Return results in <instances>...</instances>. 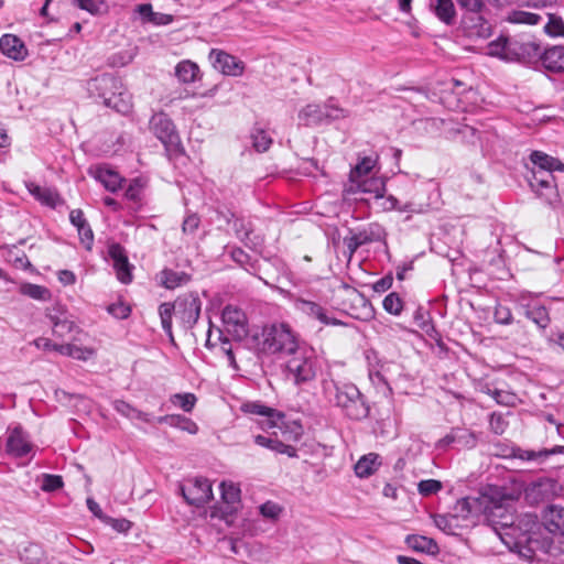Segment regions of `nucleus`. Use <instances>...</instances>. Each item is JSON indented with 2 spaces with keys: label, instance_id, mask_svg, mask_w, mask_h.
I'll list each match as a JSON object with an SVG mask.
<instances>
[{
  "label": "nucleus",
  "instance_id": "f257e3e1",
  "mask_svg": "<svg viewBox=\"0 0 564 564\" xmlns=\"http://www.w3.org/2000/svg\"><path fill=\"white\" fill-rule=\"evenodd\" d=\"M522 522L529 528L521 534L519 543H524L533 553H552L555 541L564 542V507L560 505L546 506L540 522L531 514H527Z\"/></svg>",
  "mask_w": 564,
  "mask_h": 564
},
{
  "label": "nucleus",
  "instance_id": "f03ea898",
  "mask_svg": "<svg viewBox=\"0 0 564 564\" xmlns=\"http://www.w3.org/2000/svg\"><path fill=\"white\" fill-rule=\"evenodd\" d=\"M508 499L497 486H488L478 496H469L457 500L456 510L463 514H484L495 528H507L513 524V516L508 508Z\"/></svg>",
  "mask_w": 564,
  "mask_h": 564
},
{
  "label": "nucleus",
  "instance_id": "7ed1b4c3",
  "mask_svg": "<svg viewBox=\"0 0 564 564\" xmlns=\"http://www.w3.org/2000/svg\"><path fill=\"white\" fill-rule=\"evenodd\" d=\"M322 392L329 404L352 421H362L370 414V405L358 387L351 382L335 381L325 378L321 382Z\"/></svg>",
  "mask_w": 564,
  "mask_h": 564
},
{
  "label": "nucleus",
  "instance_id": "20e7f679",
  "mask_svg": "<svg viewBox=\"0 0 564 564\" xmlns=\"http://www.w3.org/2000/svg\"><path fill=\"white\" fill-rule=\"evenodd\" d=\"M88 96L104 106L126 115L132 109V98L120 78L101 74L86 83Z\"/></svg>",
  "mask_w": 564,
  "mask_h": 564
},
{
  "label": "nucleus",
  "instance_id": "39448f33",
  "mask_svg": "<svg viewBox=\"0 0 564 564\" xmlns=\"http://www.w3.org/2000/svg\"><path fill=\"white\" fill-rule=\"evenodd\" d=\"M541 46L534 41L500 35L487 45V54L508 62L533 64L539 61Z\"/></svg>",
  "mask_w": 564,
  "mask_h": 564
},
{
  "label": "nucleus",
  "instance_id": "423d86ee",
  "mask_svg": "<svg viewBox=\"0 0 564 564\" xmlns=\"http://www.w3.org/2000/svg\"><path fill=\"white\" fill-rule=\"evenodd\" d=\"M258 348L261 352L289 355L300 347L296 334L286 323H272L261 329Z\"/></svg>",
  "mask_w": 564,
  "mask_h": 564
},
{
  "label": "nucleus",
  "instance_id": "0eeeda50",
  "mask_svg": "<svg viewBox=\"0 0 564 564\" xmlns=\"http://www.w3.org/2000/svg\"><path fill=\"white\" fill-rule=\"evenodd\" d=\"M288 356L284 375L289 381L296 387H303L315 380L318 367L312 350L300 346Z\"/></svg>",
  "mask_w": 564,
  "mask_h": 564
},
{
  "label": "nucleus",
  "instance_id": "6e6552de",
  "mask_svg": "<svg viewBox=\"0 0 564 564\" xmlns=\"http://www.w3.org/2000/svg\"><path fill=\"white\" fill-rule=\"evenodd\" d=\"M150 130L164 144L169 153L173 155L184 153V148L175 124L166 113H154L150 120Z\"/></svg>",
  "mask_w": 564,
  "mask_h": 564
},
{
  "label": "nucleus",
  "instance_id": "1a4fd4ad",
  "mask_svg": "<svg viewBox=\"0 0 564 564\" xmlns=\"http://www.w3.org/2000/svg\"><path fill=\"white\" fill-rule=\"evenodd\" d=\"M562 486L553 478H539L531 481L524 489V499L530 506L550 501L558 496Z\"/></svg>",
  "mask_w": 564,
  "mask_h": 564
},
{
  "label": "nucleus",
  "instance_id": "9d476101",
  "mask_svg": "<svg viewBox=\"0 0 564 564\" xmlns=\"http://www.w3.org/2000/svg\"><path fill=\"white\" fill-rule=\"evenodd\" d=\"M185 501L195 507H203L213 499L212 484L207 478L195 477L181 486Z\"/></svg>",
  "mask_w": 564,
  "mask_h": 564
},
{
  "label": "nucleus",
  "instance_id": "9b49d317",
  "mask_svg": "<svg viewBox=\"0 0 564 564\" xmlns=\"http://www.w3.org/2000/svg\"><path fill=\"white\" fill-rule=\"evenodd\" d=\"M345 117L344 110L337 107L310 104L299 112V120L306 127H313Z\"/></svg>",
  "mask_w": 564,
  "mask_h": 564
},
{
  "label": "nucleus",
  "instance_id": "f8f14e48",
  "mask_svg": "<svg viewBox=\"0 0 564 564\" xmlns=\"http://www.w3.org/2000/svg\"><path fill=\"white\" fill-rule=\"evenodd\" d=\"M221 318L227 333L230 334L235 340L241 341L248 336V318L242 310L227 305L223 311Z\"/></svg>",
  "mask_w": 564,
  "mask_h": 564
},
{
  "label": "nucleus",
  "instance_id": "ddd939ff",
  "mask_svg": "<svg viewBox=\"0 0 564 564\" xmlns=\"http://www.w3.org/2000/svg\"><path fill=\"white\" fill-rule=\"evenodd\" d=\"M209 61L216 70L226 76H241L245 72V63L223 50L212 48Z\"/></svg>",
  "mask_w": 564,
  "mask_h": 564
},
{
  "label": "nucleus",
  "instance_id": "4468645a",
  "mask_svg": "<svg viewBox=\"0 0 564 564\" xmlns=\"http://www.w3.org/2000/svg\"><path fill=\"white\" fill-rule=\"evenodd\" d=\"M200 300L195 295H187L176 300V315L185 328H192L200 315Z\"/></svg>",
  "mask_w": 564,
  "mask_h": 564
},
{
  "label": "nucleus",
  "instance_id": "2eb2a0df",
  "mask_svg": "<svg viewBox=\"0 0 564 564\" xmlns=\"http://www.w3.org/2000/svg\"><path fill=\"white\" fill-rule=\"evenodd\" d=\"M232 227L236 236L245 243L246 247L252 250H260L263 247L264 237L260 234L253 232V225L251 221L243 218H236Z\"/></svg>",
  "mask_w": 564,
  "mask_h": 564
},
{
  "label": "nucleus",
  "instance_id": "dca6fc26",
  "mask_svg": "<svg viewBox=\"0 0 564 564\" xmlns=\"http://www.w3.org/2000/svg\"><path fill=\"white\" fill-rule=\"evenodd\" d=\"M294 306L297 311L305 314L306 316L311 318H315L318 322H321L324 325H332V326H340L344 325V323L335 317H330L327 315V311L319 305L316 302L304 300V299H296L294 301Z\"/></svg>",
  "mask_w": 564,
  "mask_h": 564
},
{
  "label": "nucleus",
  "instance_id": "f3484780",
  "mask_svg": "<svg viewBox=\"0 0 564 564\" xmlns=\"http://www.w3.org/2000/svg\"><path fill=\"white\" fill-rule=\"evenodd\" d=\"M32 449V444L28 440L21 426H15L9 431L7 440V452L13 457H23Z\"/></svg>",
  "mask_w": 564,
  "mask_h": 564
},
{
  "label": "nucleus",
  "instance_id": "a211bd4d",
  "mask_svg": "<svg viewBox=\"0 0 564 564\" xmlns=\"http://www.w3.org/2000/svg\"><path fill=\"white\" fill-rule=\"evenodd\" d=\"M556 454H564V445H556L552 448H543L539 451L522 449L520 447L511 448L509 454L512 458H519L525 462H535L538 464L544 463L550 456Z\"/></svg>",
  "mask_w": 564,
  "mask_h": 564
},
{
  "label": "nucleus",
  "instance_id": "6ab92c4d",
  "mask_svg": "<svg viewBox=\"0 0 564 564\" xmlns=\"http://www.w3.org/2000/svg\"><path fill=\"white\" fill-rule=\"evenodd\" d=\"M88 173L110 192H116L123 181L117 171L106 164L91 166Z\"/></svg>",
  "mask_w": 564,
  "mask_h": 564
},
{
  "label": "nucleus",
  "instance_id": "aec40b11",
  "mask_svg": "<svg viewBox=\"0 0 564 564\" xmlns=\"http://www.w3.org/2000/svg\"><path fill=\"white\" fill-rule=\"evenodd\" d=\"M1 52L14 61H23L28 55L24 43L13 34H4L0 39Z\"/></svg>",
  "mask_w": 564,
  "mask_h": 564
},
{
  "label": "nucleus",
  "instance_id": "412c9836",
  "mask_svg": "<svg viewBox=\"0 0 564 564\" xmlns=\"http://www.w3.org/2000/svg\"><path fill=\"white\" fill-rule=\"evenodd\" d=\"M542 65L551 72L564 70V46L555 45L549 48H541L539 56Z\"/></svg>",
  "mask_w": 564,
  "mask_h": 564
},
{
  "label": "nucleus",
  "instance_id": "4be33fe9",
  "mask_svg": "<svg viewBox=\"0 0 564 564\" xmlns=\"http://www.w3.org/2000/svg\"><path fill=\"white\" fill-rule=\"evenodd\" d=\"M347 191L351 193H369L373 194L376 198H382L386 192V183L380 177H365L350 184Z\"/></svg>",
  "mask_w": 564,
  "mask_h": 564
},
{
  "label": "nucleus",
  "instance_id": "5701e85b",
  "mask_svg": "<svg viewBox=\"0 0 564 564\" xmlns=\"http://www.w3.org/2000/svg\"><path fill=\"white\" fill-rule=\"evenodd\" d=\"M431 12L444 24L453 25L456 21V10L452 0H430Z\"/></svg>",
  "mask_w": 564,
  "mask_h": 564
},
{
  "label": "nucleus",
  "instance_id": "b1692460",
  "mask_svg": "<svg viewBox=\"0 0 564 564\" xmlns=\"http://www.w3.org/2000/svg\"><path fill=\"white\" fill-rule=\"evenodd\" d=\"M242 409L245 412L264 416L265 419L261 423L262 427H268V429L274 427V426H276L275 419L283 417V414H281L276 410L269 408L267 405H263L261 403H258V402L246 403Z\"/></svg>",
  "mask_w": 564,
  "mask_h": 564
},
{
  "label": "nucleus",
  "instance_id": "393cba45",
  "mask_svg": "<svg viewBox=\"0 0 564 564\" xmlns=\"http://www.w3.org/2000/svg\"><path fill=\"white\" fill-rule=\"evenodd\" d=\"M530 160L535 165V167L540 170H546L550 172L564 171L563 162L541 151H533L530 154Z\"/></svg>",
  "mask_w": 564,
  "mask_h": 564
},
{
  "label": "nucleus",
  "instance_id": "a878e982",
  "mask_svg": "<svg viewBox=\"0 0 564 564\" xmlns=\"http://www.w3.org/2000/svg\"><path fill=\"white\" fill-rule=\"evenodd\" d=\"M381 465L380 456L376 453L364 455L355 465V474L359 478L371 476Z\"/></svg>",
  "mask_w": 564,
  "mask_h": 564
},
{
  "label": "nucleus",
  "instance_id": "bb28decb",
  "mask_svg": "<svg viewBox=\"0 0 564 564\" xmlns=\"http://www.w3.org/2000/svg\"><path fill=\"white\" fill-rule=\"evenodd\" d=\"M531 187L535 191V193L545 199V202L550 205H553L557 202V189L555 180H542L540 181H530Z\"/></svg>",
  "mask_w": 564,
  "mask_h": 564
},
{
  "label": "nucleus",
  "instance_id": "cd10ccee",
  "mask_svg": "<svg viewBox=\"0 0 564 564\" xmlns=\"http://www.w3.org/2000/svg\"><path fill=\"white\" fill-rule=\"evenodd\" d=\"M199 67L196 63L184 59L175 66V76L183 84H191L199 78Z\"/></svg>",
  "mask_w": 564,
  "mask_h": 564
},
{
  "label": "nucleus",
  "instance_id": "c85d7f7f",
  "mask_svg": "<svg viewBox=\"0 0 564 564\" xmlns=\"http://www.w3.org/2000/svg\"><path fill=\"white\" fill-rule=\"evenodd\" d=\"M405 542L410 549L416 552L434 555L440 551L437 543L433 539L423 535H408Z\"/></svg>",
  "mask_w": 564,
  "mask_h": 564
},
{
  "label": "nucleus",
  "instance_id": "c756f323",
  "mask_svg": "<svg viewBox=\"0 0 564 564\" xmlns=\"http://www.w3.org/2000/svg\"><path fill=\"white\" fill-rule=\"evenodd\" d=\"M26 187L37 200L50 207H55L59 200L57 192L50 187H42L35 183H29Z\"/></svg>",
  "mask_w": 564,
  "mask_h": 564
},
{
  "label": "nucleus",
  "instance_id": "7c9ffc66",
  "mask_svg": "<svg viewBox=\"0 0 564 564\" xmlns=\"http://www.w3.org/2000/svg\"><path fill=\"white\" fill-rule=\"evenodd\" d=\"M469 514H463L460 511L456 510V505L454 506V513L451 514H436L434 517L435 525L444 531L447 534H455V530L458 528V519L467 518Z\"/></svg>",
  "mask_w": 564,
  "mask_h": 564
},
{
  "label": "nucleus",
  "instance_id": "2f4dec72",
  "mask_svg": "<svg viewBox=\"0 0 564 564\" xmlns=\"http://www.w3.org/2000/svg\"><path fill=\"white\" fill-rule=\"evenodd\" d=\"M158 422L165 423L182 431H186L189 434H196L198 431V426L194 421L180 414L160 416Z\"/></svg>",
  "mask_w": 564,
  "mask_h": 564
},
{
  "label": "nucleus",
  "instance_id": "473e14b6",
  "mask_svg": "<svg viewBox=\"0 0 564 564\" xmlns=\"http://www.w3.org/2000/svg\"><path fill=\"white\" fill-rule=\"evenodd\" d=\"M544 20V13L524 10H512L508 13L507 21L514 24L536 25Z\"/></svg>",
  "mask_w": 564,
  "mask_h": 564
},
{
  "label": "nucleus",
  "instance_id": "72a5a7b5",
  "mask_svg": "<svg viewBox=\"0 0 564 564\" xmlns=\"http://www.w3.org/2000/svg\"><path fill=\"white\" fill-rule=\"evenodd\" d=\"M525 316L536 324L540 328H546L550 324L549 312L545 306L540 304H529L524 311Z\"/></svg>",
  "mask_w": 564,
  "mask_h": 564
},
{
  "label": "nucleus",
  "instance_id": "f704fd0d",
  "mask_svg": "<svg viewBox=\"0 0 564 564\" xmlns=\"http://www.w3.org/2000/svg\"><path fill=\"white\" fill-rule=\"evenodd\" d=\"M176 313V302L174 304L170 302L162 303L159 307V315L161 318V325L165 334L169 336L171 343L174 344V336L172 333V315Z\"/></svg>",
  "mask_w": 564,
  "mask_h": 564
},
{
  "label": "nucleus",
  "instance_id": "c9c22d12",
  "mask_svg": "<svg viewBox=\"0 0 564 564\" xmlns=\"http://www.w3.org/2000/svg\"><path fill=\"white\" fill-rule=\"evenodd\" d=\"M376 160L370 156L362 158L350 171L349 183L365 178L375 167Z\"/></svg>",
  "mask_w": 564,
  "mask_h": 564
},
{
  "label": "nucleus",
  "instance_id": "e433bc0d",
  "mask_svg": "<svg viewBox=\"0 0 564 564\" xmlns=\"http://www.w3.org/2000/svg\"><path fill=\"white\" fill-rule=\"evenodd\" d=\"M115 410L120 413L121 415L131 419V420H140L142 422H150V415L148 413H144L135 408H133L131 404L127 403L122 400H116L113 402Z\"/></svg>",
  "mask_w": 564,
  "mask_h": 564
},
{
  "label": "nucleus",
  "instance_id": "4c0bfd02",
  "mask_svg": "<svg viewBox=\"0 0 564 564\" xmlns=\"http://www.w3.org/2000/svg\"><path fill=\"white\" fill-rule=\"evenodd\" d=\"M544 13V19L546 18L547 21L544 24L543 29L544 32L553 37L562 36L564 37V21L561 17L556 14H552L549 12H545L543 9L541 10Z\"/></svg>",
  "mask_w": 564,
  "mask_h": 564
},
{
  "label": "nucleus",
  "instance_id": "58836bf2",
  "mask_svg": "<svg viewBox=\"0 0 564 564\" xmlns=\"http://www.w3.org/2000/svg\"><path fill=\"white\" fill-rule=\"evenodd\" d=\"M355 235L361 246H364L373 241H380L384 237V231L379 225L371 224Z\"/></svg>",
  "mask_w": 564,
  "mask_h": 564
},
{
  "label": "nucleus",
  "instance_id": "ea45409f",
  "mask_svg": "<svg viewBox=\"0 0 564 564\" xmlns=\"http://www.w3.org/2000/svg\"><path fill=\"white\" fill-rule=\"evenodd\" d=\"M20 293L33 300L43 302L48 301L51 299L50 290L39 284L23 283L20 286Z\"/></svg>",
  "mask_w": 564,
  "mask_h": 564
},
{
  "label": "nucleus",
  "instance_id": "a19ab883",
  "mask_svg": "<svg viewBox=\"0 0 564 564\" xmlns=\"http://www.w3.org/2000/svg\"><path fill=\"white\" fill-rule=\"evenodd\" d=\"M76 9L88 12L91 15H99L105 11V0H68Z\"/></svg>",
  "mask_w": 564,
  "mask_h": 564
},
{
  "label": "nucleus",
  "instance_id": "79ce46f5",
  "mask_svg": "<svg viewBox=\"0 0 564 564\" xmlns=\"http://www.w3.org/2000/svg\"><path fill=\"white\" fill-rule=\"evenodd\" d=\"M189 280V275L185 272H176L173 270H163L162 271V284L166 289H175Z\"/></svg>",
  "mask_w": 564,
  "mask_h": 564
},
{
  "label": "nucleus",
  "instance_id": "37998d69",
  "mask_svg": "<svg viewBox=\"0 0 564 564\" xmlns=\"http://www.w3.org/2000/svg\"><path fill=\"white\" fill-rule=\"evenodd\" d=\"M48 317L53 324V334L57 337L63 338L76 328L75 323L67 319L66 317H58L53 315H50Z\"/></svg>",
  "mask_w": 564,
  "mask_h": 564
},
{
  "label": "nucleus",
  "instance_id": "c03bdc74",
  "mask_svg": "<svg viewBox=\"0 0 564 564\" xmlns=\"http://www.w3.org/2000/svg\"><path fill=\"white\" fill-rule=\"evenodd\" d=\"M221 499L227 505H236L240 501V488L232 482L223 481L220 484Z\"/></svg>",
  "mask_w": 564,
  "mask_h": 564
},
{
  "label": "nucleus",
  "instance_id": "a18cd8bd",
  "mask_svg": "<svg viewBox=\"0 0 564 564\" xmlns=\"http://www.w3.org/2000/svg\"><path fill=\"white\" fill-rule=\"evenodd\" d=\"M252 144L256 151L265 152L272 144L271 137L262 129H254L251 134Z\"/></svg>",
  "mask_w": 564,
  "mask_h": 564
},
{
  "label": "nucleus",
  "instance_id": "49530a36",
  "mask_svg": "<svg viewBox=\"0 0 564 564\" xmlns=\"http://www.w3.org/2000/svg\"><path fill=\"white\" fill-rule=\"evenodd\" d=\"M456 444L464 448H474L477 445V435L469 430L456 427Z\"/></svg>",
  "mask_w": 564,
  "mask_h": 564
},
{
  "label": "nucleus",
  "instance_id": "de8ad7c7",
  "mask_svg": "<svg viewBox=\"0 0 564 564\" xmlns=\"http://www.w3.org/2000/svg\"><path fill=\"white\" fill-rule=\"evenodd\" d=\"M219 349L227 357L229 367H231L234 370H239L235 356V352L238 349V347L234 348L231 341L227 337H223L221 335L219 336Z\"/></svg>",
  "mask_w": 564,
  "mask_h": 564
},
{
  "label": "nucleus",
  "instance_id": "09e8293b",
  "mask_svg": "<svg viewBox=\"0 0 564 564\" xmlns=\"http://www.w3.org/2000/svg\"><path fill=\"white\" fill-rule=\"evenodd\" d=\"M382 305L383 308L392 315H399L403 308V302L399 294L395 292L388 294L384 297Z\"/></svg>",
  "mask_w": 564,
  "mask_h": 564
},
{
  "label": "nucleus",
  "instance_id": "8fccbe9b",
  "mask_svg": "<svg viewBox=\"0 0 564 564\" xmlns=\"http://www.w3.org/2000/svg\"><path fill=\"white\" fill-rule=\"evenodd\" d=\"M367 359H368V364H369L368 376H369V379L372 382V384H375L377 387L387 386V379L381 371L382 366H379L378 362L376 365H373L371 361L370 354L367 355Z\"/></svg>",
  "mask_w": 564,
  "mask_h": 564
},
{
  "label": "nucleus",
  "instance_id": "3c124183",
  "mask_svg": "<svg viewBox=\"0 0 564 564\" xmlns=\"http://www.w3.org/2000/svg\"><path fill=\"white\" fill-rule=\"evenodd\" d=\"M172 402L181 406L185 412H191L196 403V397L193 393H176L172 397Z\"/></svg>",
  "mask_w": 564,
  "mask_h": 564
},
{
  "label": "nucleus",
  "instance_id": "603ef678",
  "mask_svg": "<svg viewBox=\"0 0 564 564\" xmlns=\"http://www.w3.org/2000/svg\"><path fill=\"white\" fill-rule=\"evenodd\" d=\"M489 426L492 433L496 435H501L508 427V422L506 421L502 413L494 412L489 417Z\"/></svg>",
  "mask_w": 564,
  "mask_h": 564
},
{
  "label": "nucleus",
  "instance_id": "864d4df0",
  "mask_svg": "<svg viewBox=\"0 0 564 564\" xmlns=\"http://www.w3.org/2000/svg\"><path fill=\"white\" fill-rule=\"evenodd\" d=\"M64 485L62 476L44 474L41 489L46 492L55 491L62 488Z\"/></svg>",
  "mask_w": 564,
  "mask_h": 564
},
{
  "label": "nucleus",
  "instance_id": "5fc2aeb1",
  "mask_svg": "<svg viewBox=\"0 0 564 564\" xmlns=\"http://www.w3.org/2000/svg\"><path fill=\"white\" fill-rule=\"evenodd\" d=\"M442 489V482L435 479L421 480L417 490L422 496H431Z\"/></svg>",
  "mask_w": 564,
  "mask_h": 564
},
{
  "label": "nucleus",
  "instance_id": "6e6d98bb",
  "mask_svg": "<svg viewBox=\"0 0 564 564\" xmlns=\"http://www.w3.org/2000/svg\"><path fill=\"white\" fill-rule=\"evenodd\" d=\"M118 280L123 284H129L132 281V265L128 259L123 260L122 264L113 265Z\"/></svg>",
  "mask_w": 564,
  "mask_h": 564
},
{
  "label": "nucleus",
  "instance_id": "4d7b16f0",
  "mask_svg": "<svg viewBox=\"0 0 564 564\" xmlns=\"http://www.w3.org/2000/svg\"><path fill=\"white\" fill-rule=\"evenodd\" d=\"M107 311L110 315L118 319H126L131 314V308L129 305L124 304L123 302H118L110 304L107 307Z\"/></svg>",
  "mask_w": 564,
  "mask_h": 564
},
{
  "label": "nucleus",
  "instance_id": "13d9d810",
  "mask_svg": "<svg viewBox=\"0 0 564 564\" xmlns=\"http://www.w3.org/2000/svg\"><path fill=\"white\" fill-rule=\"evenodd\" d=\"M231 258L236 263L246 268V270H249L247 265L254 269V262H251L250 256L241 248H234L231 251Z\"/></svg>",
  "mask_w": 564,
  "mask_h": 564
},
{
  "label": "nucleus",
  "instance_id": "bf43d9fd",
  "mask_svg": "<svg viewBox=\"0 0 564 564\" xmlns=\"http://www.w3.org/2000/svg\"><path fill=\"white\" fill-rule=\"evenodd\" d=\"M104 522L109 524L113 530H116L119 533H127L132 525V523L127 519H115L111 517H105Z\"/></svg>",
  "mask_w": 564,
  "mask_h": 564
},
{
  "label": "nucleus",
  "instance_id": "052dcab7",
  "mask_svg": "<svg viewBox=\"0 0 564 564\" xmlns=\"http://www.w3.org/2000/svg\"><path fill=\"white\" fill-rule=\"evenodd\" d=\"M77 231L82 243L85 245L87 250H90L94 242V232L90 225L86 223L85 225H82V227H78Z\"/></svg>",
  "mask_w": 564,
  "mask_h": 564
},
{
  "label": "nucleus",
  "instance_id": "680f3d73",
  "mask_svg": "<svg viewBox=\"0 0 564 564\" xmlns=\"http://www.w3.org/2000/svg\"><path fill=\"white\" fill-rule=\"evenodd\" d=\"M281 510V507L272 501H267L260 506V513L268 519H276Z\"/></svg>",
  "mask_w": 564,
  "mask_h": 564
},
{
  "label": "nucleus",
  "instance_id": "e2e57ef3",
  "mask_svg": "<svg viewBox=\"0 0 564 564\" xmlns=\"http://www.w3.org/2000/svg\"><path fill=\"white\" fill-rule=\"evenodd\" d=\"M108 253L113 261V265L122 264L123 260L128 259L123 247L119 243H112L109 247Z\"/></svg>",
  "mask_w": 564,
  "mask_h": 564
},
{
  "label": "nucleus",
  "instance_id": "0e129e2a",
  "mask_svg": "<svg viewBox=\"0 0 564 564\" xmlns=\"http://www.w3.org/2000/svg\"><path fill=\"white\" fill-rule=\"evenodd\" d=\"M108 253L113 261V265L122 264L123 260L128 259L123 247L119 243H112L109 247Z\"/></svg>",
  "mask_w": 564,
  "mask_h": 564
},
{
  "label": "nucleus",
  "instance_id": "69168bd1",
  "mask_svg": "<svg viewBox=\"0 0 564 564\" xmlns=\"http://www.w3.org/2000/svg\"><path fill=\"white\" fill-rule=\"evenodd\" d=\"M271 451L275 452L278 454H285L289 457H296L297 456L295 447H293L291 445H288V444H284L283 442H281L276 437L274 438V442H273Z\"/></svg>",
  "mask_w": 564,
  "mask_h": 564
},
{
  "label": "nucleus",
  "instance_id": "338daca9",
  "mask_svg": "<svg viewBox=\"0 0 564 564\" xmlns=\"http://www.w3.org/2000/svg\"><path fill=\"white\" fill-rule=\"evenodd\" d=\"M200 219L196 214L188 215L182 225V230L184 234H194L198 226H199Z\"/></svg>",
  "mask_w": 564,
  "mask_h": 564
},
{
  "label": "nucleus",
  "instance_id": "774afa93",
  "mask_svg": "<svg viewBox=\"0 0 564 564\" xmlns=\"http://www.w3.org/2000/svg\"><path fill=\"white\" fill-rule=\"evenodd\" d=\"M495 321L498 324L508 325L512 321V314L506 306H498L495 311Z\"/></svg>",
  "mask_w": 564,
  "mask_h": 564
}]
</instances>
